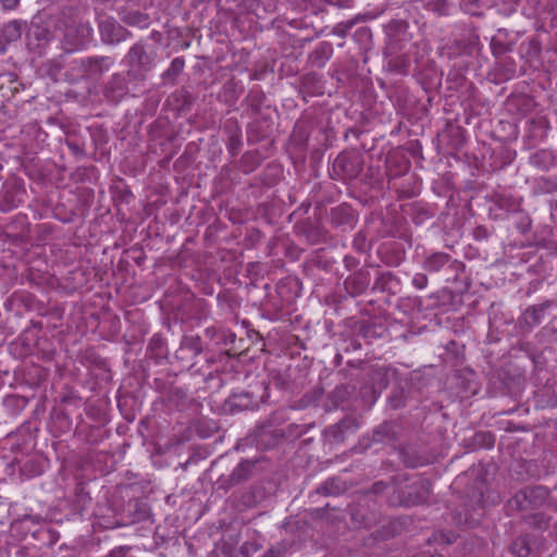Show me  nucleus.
<instances>
[{
  "instance_id": "5701e85b",
  "label": "nucleus",
  "mask_w": 557,
  "mask_h": 557,
  "mask_svg": "<svg viewBox=\"0 0 557 557\" xmlns=\"http://www.w3.org/2000/svg\"><path fill=\"white\" fill-rule=\"evenodd\" d=\"M109 26L108 23H101L100 25V28H101V33L104 35L106 34V30H107V27Z\"/></svg>"
},
{
  "instance_id": "412c9836",
  "label": "nucleus",
  "mask_w": 557,
  "mask_h": 557,
  "mask_svg": "<svg viewBox=\"0 0 557 557\" xmlns=\"http://www.w3.org/2000/svg\"><path fill=\"white\" fill-rule=\"evenodd\" d=\"M140 20H141V15L139 13H134L131 16L129 23H132V24L139 23Z\"/></svg>"
},
{
  "instance_id": "aec40b11",
  "label": "nucleus",
  "mask_w": 557,
  "mask_h": 557,
  "mask_svg": "<svg viewBox=\"0 0 557 557\" xmlns=\"http://www.w3.org/2000/svg\"><path fill=\"white\" fill-rule=\"evenodd\" d=\"M546 306H541L539 308H533L531 310L532 314L534 315V321L536 322L539 320V317L544 313Z\"/></svg>"
},
{
  "instance_id": "ddd939ff",
  "label": "nucleus",
  "mask_w": 557,
  "mask_h": 557,
  "mask_svg": "<svg viewBox=\"0 0 557 557\" xmlns=\"http://www.w3.org/2000/svg\"><path fill=\"white\" fill-rule=\"evenodd\" d=\"M510 550L517 557H527L531 549L525 539H518L511 544Z\"/></svg>"
},
{
  "instance_id": "39448f33",
  "label": "nucleus",
  "mask_w": 557,
  "mask_h": 557,
  "mask_svg": "<svg viewBox=\"0 0 557 557\" xmlns=\"http://www.w3.org/2000/svg\"><path fill=\"white\" fill-rule=\"evenodd\" d=\"M414 492H408V503L411 505H418L424 503L430 494V485L425 480H420L412 486Z\"/></svg>"
},
{
  "instance_id": "6ab92c4d",
  "label": "nucleus",
  "mask_w": 557,
  "mask_h": 557,
  "mask_svg": "<svg viewBox=\"0 0 557 557\" xmlns=\"http://www.w3.org/2000/svg\"><path fill=\"white\" fill-rule=\"evenodd\" d=\"M1 2H2L3 9L12 10L17 5L18 0H1Z\"/></svg>"
},
{
  "instance_id": "20e7f679",
  "label": "nucleus",
  "mask_w": 557,
  "mask_h": 557,
  "mask_svg": "<svg viewBox=\"0 0 557 557\" xmlns=\"http://www.w3.org/2000/svg\"><path fill=\"white\" fill-rule=\"evenodd\" d=\"M285 436V432L283 429L274 428V425L269 422L267 424L261 425L257 430L256 438L258 444L264 447H272L278 443L281 438Z\"/></svg>"
},
{
  "instance_id": "b1692460",
  "label": "nucleus",
  "mask_w": 557,
  "mask_h": 557,
  "mask_svg": "<svg viewBox=\"0 0 557 557\" xmlns=\"http://www.w3.org/2000/svg\"><path fill=\"white\" fill-rule=\"evenodd\" d=\"M267 557H277V556H274V552L273 550H269L268 554H267Z\"/></svg>"
},
{
  "instance_id": "2eb2a0df",
  "label": "nucleus",
  "mask_w": 557,
  "mask_h": 557,
  "mask_svg": "<svg viewBox=\"0 0 557 557\" xmlns=\"http://www.w3.org/2000/svg\"><path fill=\"white\" fill-rule=\"evenodd\" d=\"M445 262V257L443 255L433 256L431 259L428 260V264L433 268L437 269Z\"/></svg>"
},
{
  "instance_id": "f03ea898",
  "label": "nucleus",
  "mask_w": 557,
  "mask_h": 557,
  "mask_svg": "<svg viewBox=\"0 0 557 557\" xmlns=\"http://www.w3.org/2000/svg\"><path fill=\"white\" fill-rule=\"evenodd\" d=\"M154 52L148 51L141 45H135L132 47L127 54L128 62L133 66H137L139 71L146 72L152 67L154 61Z\"/></svg>"
},
{
  "instance_id": "393cba45",
  "label": "nucleus",
  "mask_w": 557,
  "mask_h": 557,
  "mask_svg": "<svg viewBox=\"0 0 557 557\" xmlns=\"http://www.w3.org/2000/svg\"><path fill=\"white\" fill-rule=\"evenodd\" d=\"M553 208H554V210H556V211H557V201L555 202V205H554V207H553Z\"/></svg>"
},
{
  "instance_id": "dca6fc26",
  "label": "nucleus",
  "mask_w": 557,
  "mask_h": 557,
  "mask_svg": "<svg viewBox=\"0 0 557 557\" xmlns=\"http://www.w3.org/2000/svg\"><path fill=\"white\" fill-rule=\"evenodd\" d=\"M413 285L420 289L424 288L428 284V277L424 274H417L412 281Z\"/></svg>"
},
{
  "instance_id": "9d476101",
  "label": "nucleus",
  "mask_w": 557,
  "mask_h": 557,
  "mask_svg": "<svg viewBox=\"0 0 557 557\" xmlns=\"http://www.w3.org/2000/svg\"><path fill=\"white\" fill-rule=\"evenodd\" d=\"M0 33L5 42L10 44L21 38L22 27L18 22L12 21L4 25Z\"/></svg>"
},
{
  "instance_id": "9b49d317",
  "label": "nucleus",
  "mask_w": 557,
  "mask_h": 557,
  "mask_svg": "<svg viewBox=\"0 0 557 557\" xmlns=\"http://www.w3.org/2000/svg\"><path fill=\"white\" fill-rule=\"evenodd\" d=\"M351 394V389L349 386L341 385L337 386L332 394L330 395V400L332 401V407L336 408L342 403H344Z\"/></svg>"
},
{
  "instance_id": "4468645a",
  "label": "nucleus",
  "mask_w": 557,
  "mask_h": 557,
  "mask_svg": "<svg viewBox=\"0 0 557 557\" xmlns=\"http://www.w3.org/2000/svg\"><path fill=\"white\" fill-rule=\"evenodd\" d=\"M182 345L184 348L191 350L195 355L202 352L201 341L197 336L185 337L182 342Z\"/></svg>"
},
{
  "instance_id": "f257e3e1",
  "label": "nucleus",
  "mask_w": 557,
  "mask_h": 557,
  "mask_svg": "<svg viewBox=\"0 0 557 557\" xmlns=\"http://www.w3.org/2000/svg\"><path fill=\"white\" fill-rule=\"evenodd\" d=\"M91 27L86 23L71 21L64 25L63 41L67 50L83 48L90 39Z\"/></svg>"
},
{
  "instance_id": "7ed1b4c3",
  "label": "nucleus",
  "mask_w": 557,
  "mask_h": 557,
  "mask_svg": "<svg viewBox=\"0 0 557 557\" xmlns=\"http://www.w3.org/2000/svg\"><path fill=\"white\" fill-rule=\"evenodd\" d=\"M82 72L89 76L100 75L104 71H108L111 66V60L108 57H95L81 59L75 61Z\"/></svg>"
},
{
  "instance_id": "423d86ee",
  "label": "nucleus",
  "mask_w": 557,
  "mask_h": 557,
  "mask_svg": "<svg viewBox=\"0 0 557 557\" xmlns=\"http://www.w3.org/2000/svg\"><path fill=\"white\" fill-rule=\"evenodd\" d=\"M253 463L250 461L240 462L232 472L230 476V481L232 484H238L245 480H247L252 471Z\"/></svg>"
},
{
  "instance_id": "1a4fd4ad",
  "label": "nucleus",
  "mask_w": 557,
  "mask_h": 557,
  "mask_svg": "<svg viewBox=\"0 0 557 557\" xmlns=\"http://www.w3.org/2000/svg\"><path fill=\"white\" fill-rule=\"evenodd\" d=\"M532 508H537L546 500L548 490L544 486H534L525 488Z\"/></svg>"
},
{
  "instance_id": "f8f14e48",
  "label": "nucleus",
  "mask_w": 557,
  "mask_h": 557,
  "mask_svg": "<svg viewBox=\"0 0 557 557\" xmlns=\"http://www.w3.org/2000/svg\"><path fill=\"white\" fill-rule=\"evenodd\" d=\"M185 61L182 58L172 60L170 67L163 73L165 79H174L184 69Z\"/></svg>"
},
{
  "instance_id": "f3484780",
  "label": "nucleus",
  "mask_w": 557,
  "mask_h": 557,
  "mask_svg": "<svg viewBox=\"0 0 557 557\" xmlns=\"http://www.w3.org/2000/svg\"><path fill=\"white\" fill-rule=\"evenodd\" d=\"M67 147L74 154H83V145L79 141H66Z\"/></svg>"
},
{
  "instance_id": "4be33fe9",
  "label": "nucleus",
  "mask_w": 557,
  "mask_h": 557,
  "mask_svg": "<svg viewBox=\"0 0 557 557\" xmlns=\"http://www.w3.org/2000/svg\"><path fill=\"white\" fill-rule=\"evenodd\" d=\"M343 162H344V158H343V157H338V158L335 160V165H336V166H342V165H343Z\"/></svg>"
},
{
  "instance_id": "a211bd4d",
  "label": "nucleus",
  "mask_w": 557,
  "mask_h": 557,
  "mask_svg": "<svg viewBox=\"0 0 557 557\" xmlns=\"http://www.w3.org/2000/svg\"><path fill=\"white\" fill-rule=\"evenodd\" d=\"M332 486H333V482H326L323 486L318 488V493H321L324 495H330L333 493V491L331 488Z\"/></svg>"
},
{
  "instance_id": "0eeeda50",
  "label": "nucleus",
  "mask_w": 557,
  "mask_h": 557,
  "mask_svg": "<svg viewBox=\"0 0 557 557\" xmlns=\"http://www.w3.org/2000/svg\"><path fill=\"white\" fill-rule=\"evenodd\" d=\"M508 507L510 510L516 511L533 509L525 488L516 493V495L508 502Z\"/></svg>"
},
{
  "instance_id": "6e6552de",
  "label": "nucleus",
  "mask_w": 557,
  "mask_h": 557,
  "mask_svg": "<svg viewBox=\"0 0 557 557\" xmlns=\"http://www.w3.org/2000/svg\"><path fill=\"white\" fill-rule=\"evenodd\" d=\"M358 428V421L355 418H345L341 420L332 429V435L336 442L343 441V435L346 431Z\"/></svg>"
}]
</instances>
